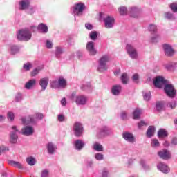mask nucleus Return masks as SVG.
I'll list each match as a JSON object with an SVG mask.
<instances>
[{
	"label": "nucleus",
	"mask_w": 177,
	"mask_h": 177,
	"mask_svg": "<svg viewBox=\"0 0 177 177\" xmlns=\"http://www.w3.org/2000/svg\"><path fill=\"white\" fill-rule=\"evenodd\" d=\"M12 131L10 133V143L15 145V143H17V139H19V136H17L19 129H17L16 126H12Z\"/></svg>",
	"instance_id": "nucleus-9"
},
{
	"label": "nucleus",
	"mask_w": 177,
	"mask_h": 177,
	"mask_svg": "<svg viewBox=\"0 0 177 177\" xmlns=\"http://www.w3.org/2000/svg\"><path fill=\"white\" fill-rule=\"evenodd\" d=\"M167 106L170 107V109H175L176 107V101H174L172 102H169L167 104Z\"/></svg>",
	"instance_id": "nucleus-57"
},
{
	"label": "nucleus",
	"mask_w": 177,
	"mask_h": 177,
	"mask_svg": "<svg viewBox=\"0 0 177 177\" xmlns=\"http://www.w3.org/2000/svg\"><path fill=\"white\" fill-rule=\"evenodd\" d=\"M140 164L144 169H149L150 167L146 164L145 160H141Z\"/></svg>",
	"instance_id": "nucleus-58"
},
{
	"label": "nucleus",
	"mask_w": 177,
	"mask_h": 177,
	"mask_svg": "<svg viewBox=\"0 0 177 177\" xmlns=\"http://www.w3.org/2000/svg\"><path fill=\"white\" fill-rule=\"evenodd\" d=\"M168 81L164 78L162 76H157L153 81V85L156 86V88H162V86L167 84Z\"/></svg>",
	"instance_id": "nucleus-10"
},
{
	"label": "nucleus",
	"mask_w": 177,
	"mask_h": 177,
	"mask_svg": "<svg viewBox=\"0 0 177 177\" xmlns=\"http://www.w3.org/2000/svg\"><path fill=\"white\" fill-rule=\"evenodd\" d=\"M21 120L22 121V123L24 125H28L30 124H35V119L32 116H29L27 118H22Z\"/></svg>",
	"instance_id": "nucleus-23"
},
{
	"label": "nucleus",
	"mask_w": 177,
	"mask_h": 177,
	"mask_svg": "<svg viewBox=\"0 0 177 177\" xmlns=\"http://www.w3.org/2000/svg\"><path fill=\"white\" fill-rule=\"evenodd\" d=\"M89 37L92 41H96V39H97V32L93 31L90 32Z\"/></svg>",
	"instance_id": "nucleus-42"
},
{
	"label": "nucleus",
	"mask_w": 177,
	"mask_h": 177,
	"mask_svg": "<svg viewBox=\"0 0 177 177\" xmlns=\"http://www.w3.org/2000/svg\"><path fill=\"white\" fill-rule=\"evenodd\" d=\"M58 85L59 88H66V85H67V82L64 78H59L58 80Z\"/></svg>",
	"instance_id": "nucleus-36"
},
{
	"label": "nucleus",
	"mask_w": 177,
	"mask_h": 177,
	"mask_svg": "<svg viewBox=\"0 0 177 177\" xmlns=\"http://www.w3.org/2000/svg\"><path fill=\"white\" fill-rule=\"evenodd\" d=\"M122 136L126 142H129V143H135L136 138L133 133L129 132V131H124L122 133Z\"/></svg>",
	"instance_id": "nucleus-12"
},
{
	"label": "nucleus",
	"mask_w": 177,
	"mask_h": 177,
	"mask_svg": "<svg viewBox=\"0 0 177 177\" xmlns=\"http://www.w3.org/2000/svg\"><path fill=\"white\" fill-rule=\"evenodd\" d=\"M35 84H37V80L35 79H32L29 80L26 84H25L26 89H31L32 86H35Z\"/></svg>",
	"instance_id": "nucleus-27"
},
{
	"label": "nucleus",
	"mask_w": 177,
	"mask_h": 177,
	"mask_svg": "<svg viewBox=\"0 0 177 177\" xmlns=\"http://www.w3.org/2000/svg\"><path fill=\"white\" fill-rule=\"evenodd\" d=\"M39 84L42 91H45L48 87V84H49V78L48 77L41 78Z\"/></svg>",
	"instance_id": "nucleus-20"
},
{
	"label": "nucleus",
	"mask_w": 177,
	"mask_h": 177,
	"mask_svg": "<svg viewBox=\"0 0 177 177\" xmlns=\"http://www.w3.org/2000/svg\"><path fill=\"white\" fill-rule=\"evenodd\" d=\"M120 118L123 120H127V118H128V114L125 112V111L121 112Z\"/></svg>",
	"instance_id": "nucleus-56"
},
{
	"label": "nucleus",
	"mask_w": 177,
	"mask_h": 177,
	"mask_svg": "<svg viewBox=\"0 0 177 177\" xmlns=\"http://www.w3.org/2000/svg\"><path fill=\"white\" fill-rule=\"evenodd\" d=\"M158 138H167L168 136V131H167L165 129H160L158 131Z\"/></svg>",
	"instance_id": "nucleus-33"
},
{
	"label": "nucleus",
	"mask_w": 177,
	"mask_h": 177,
	"mask_svg": "<svg viewBox=\"0 0 177 177\" xmlns=\"http://www.w3.org/2000/svg\"><path fill=\"white\" fill-rule=\"evenodd\" d=\"M57 118H58V121H59V122H63L66 120V117L63 114L58 115Z\"/></svg>",
	"instance_id": "nucleus-59"
},
{
	"label": "nucleus",
	"mask_w": 177,
	"mask_h": 177,
	"mask_svg": "<svg viewBox=\"0 0 177 177\" xmlns=\"http://www.w3.org/2000/svg\"><path fill=\"white\" fill-rule=\"evenodd\" d=\"M46 46L48 49H52L53 44H52V41L47 40L46 42Z\"/></svg>",
	"instance_id": "nucleus-61"
},
{
	"label": "nucleus",
	"mask_w": 177,
	"mask_h": 177,
	"mask_svg": "<svg viewBox=\"0 0 177 177\" xmlns=\"http://www.w3.org/2000/svg\"><path fill=\"white\" fill-rule=\"evenodd\" d=\"M126 50L131 59H133V60L138 59V50L133 46H132V44H127Z\"/></svg>",
	"instance_id": "nucleus-5"
},
{
	"label": "nucleus",
	"mask_w": 177,
	"mask_h": 177,
	"mask_svg": "<svg viewBox=\"0 0 177 177\" xmlns=\"http://www.w3.org/2000/svg\"><path fill=\"white\" fill-rule=\"evenodd\" d=\"M164 92L168 97H170V99L176 97V90L172 84L169 83V82L164 86Z\"/></svg>",
	"instance_id": "nucleus-3"
},
{
	"label": "nucleus",
	"mask_w": 177,
	"mask_h": 177,
	"mask_svg": "<svg viewBox=\"0 0 177 177\" xmlns=\"http://www.w3.org/2000/svg\"><path fill=\"white\" fill-rule=\"evenodd\" d=\"M90 88H91V83L90 82H88L86 84H83L82 86L81 87V89H82V91H86Z\"/></svg>",
	"instance_id": "nucleus-54"
},
{
	"label": "nucleus",
	"mask_w": 177,
	"mask_h": 177,
	"mask_svg": "<svg viewBox=\"0 0 177 177\" xmlns=\"http://www.w3.org/2000/svg\"><path fill=\"white\" fill-rule=\"evenodd\" d=\"M144 100L149 102L151 99V93L149 91L148 93H142Z\"/></svg>",
	"instance_id": "nucleus-43"
},
{
	"label": "nucleus",
	"mask_w": 177,
	"mask_h": 177,
	"mask_svg": "<svg viewBox=\"0 0 177 177\" xmlns=\"http://www.w3.org/2000/svg\"><path fill=\"white\" fill-rule=\"evenodd\" d=\"M85 10V4L82 3H78L75 4L73 8V14L76 16H82V12Z\"/></svg>",
	"instance_id": "nucleus-6"
},
{
	"label": "nucleus",
	"mask_w": 177,
	"mask_h": 177,
	"mask_svg": "<svg viewBox=\"0 0 177 177\" xmlns=\"http://www.w3.org/2000/svg\"><path fill=\"white\" fill-rule=\"evenodd\" d=\"M110 62V57L105 55L101 57V59L98 61L97 71L99 73H104V71H107L109 66H107V63Z\"/></svg>",
	"instance_id": "nucleus-2"
},
{
	"label": "nucleus",
	"mask_w": 177,
	"mask_h": 177,
	"mask_svg": "<svg viewBox=\"0 0 177 177\" xmlns=\"http://www.w3.org/2000/svg\"><path fill=\"white\" fill-rule=\"evenodd\" d=\"M23 68L25 70V71H30V70L32 68V64H31L30 62L26 63L24 64Z\"/></svg>",
	"instance_id": "nucleus-44"
},
{
	"label": "nucleus",
	"mask_w": 177,
	"mask_h": 177,
	"mask_svg": "<svg viewBox=\"0 0 177 177\" xmlns=\"http://www.w3.org/2000/svg\"><path fill=\"white\" fill-rule=\"evenodd\" d=\"M11 55H16L20 52V48L17 45H12L10 47Z\"/></svg>",
	"instance_id": "nucleus-31"
},
{
	"label": "nucleus",
	"mask_w": 177,
	"mask_h": 177,
	"mask_svg": "<svg viewBox=\"0 0 177 177\" xmlns=\"http://www.w3.org/2000/svg\"><path fill=\"white\" fill-rule=\"evenodd\" d=\"M149 30L151 32H153V34H156V32H157V26L151 24L149 25Z\"/></svg>",
	"instance_id": "nucleus-45"
},
{
	"label": "nucleus",
	"mask_w": 177,
	"mask_h": 177,
	"mask_svg": "<svg viewBox=\"0 0 177 177\" xmlns=\"http://www.w3.org/2000/svg\"><path fill=\"white\" fill-rule=\"evenodd\" d=\"M32 37V34H31V31L27 28L19 30L17 34L18 41H30Z\"/></svg>",
	"instance_id": "nucleus-1"
},
{
	"label": "nucleus",
	"mask_w": 177,
	"mask_h": 177,
	"mask_svg": "<svg viewBox=\"0 0 177 177\" xmlns=\"http://www.w3.org/2000/svg\"><path fill=\"white\" fill-rule=\"evenodd\" d=\"M165 67L166 70L172 71V70H175V68H177V62H170L167 64H165Z\"/></svg>",
	"instance_id": "nucleus-28"
},
{
	"label": "nucleus",
	"mask_w": 177,
	"mask_h": 177,
	"mask_svg": "<svg viewBox=\"0 0 177 177\" xmlns=\"http://www.w3.org/2000/svg\"><path fill=\"white\" fill-rule=\"evenodd\" d=\"M156 110L157 111H162V109H164V102H157L156 104Z\"/></svg>",
	"instance_id": "nucleus-37"
},
{
	"label": "nucleus",
	"mask_w": 177,
	"mask_h": 177,
	"mask_svg": "<svg viewBox=\"0 0 177 177\" xmlns=\"http://www.w3.org/2000/svg\"><path fill=\"white\" fill-rule=\"evenodd\" d=\"M140 114H142V110L139 108L136 109L133 112V120H139V118H140Z\"/></svg>",
	"instance_id": "nucleus-30"
},
{
	"label": "nucleus",
	"mask_w": 177,
	"mask_h": 177,
	"mask_svg": "<svg viewBox=\"0 0 177 177\" xmlns=\"http://www.w3.org/2000/svg\"><path fill=\"white\" fill-rule=\"evenodd\" d=\"M39 73V69L35 68L31 72V76L35 77Z\"/></svg>",
	"instance_id": "nucleus-63"
},
{
	"label": "nucleus",
	"mask_w": 177,
	"mask_h": 177,
	"mask_svg": "<svg viewBox=\"0 0 177 177\" xmlns=\"http://www.w3.org/2000/svg\"><path fill=\"white\" fill-rule=\"evenodd\" d=\"M64 50L63 48L60 46H57L55 48V57H57V59H60V56H62V55H63L64 53Z\"/></svg>",
	"instance_id": "nucleus-29"
},
{
	"label": "nucleus",
	"mask_w": 177,
	"mask_h": 177,
	"mask_svg": "<svg viewBox=\"0 0 177 177\" xmlns=\"http://www.w3.org/2000/svg\"><path fill=\"white\" fill-rule=\"evenodd\" d=\"M95 158L97 161H102V160H104V155H103L100 153H95Z\"/></svg>",
	"instance_id": "nucleus-46"
},
{
	"label": "nucleus",
	"mask_w": 177,
	"mask_h": 177,
	"mask_svg": "<svg viewBox=\"0 0 177 177\" xmlns=\"http://www.w3.org/2000/svg\"><path fill=\"white\" fill-rule=\"evenodd\" d=\"M0 150L1 153H3L5 151H9V147L2 145L0 147Z\"/></svg>",
	"instance_id": "nucleus-62"
},
{
	"label": "nucleus",
	"mask_w": 177,
	"mask_h": 177,
	"mask_svg": "<svg viewBox=\"0 0 177 177\" xmlns=\"http://www.w3.org/2000/svg\"><path fill=\"white\" fill-rule=\"evenodd\" d=\"M122 91V86L120 84H116L112 86L111 92L113 96H119Z\"/></svg>",
	"instance_id": "nucleus-18"
},
{
	"label": "nucleus",
	"mask_w": 177,
	"mask_h": 177,
	"mask_svg": "<svg viewBox=\"0 0 177 177\" xmlns=\"http://www.w3.org/2000/svg\"><path fill=\"white\" fill-rule=\"evenodd\" d=\"M171 145H174V146L177 145V138L176 137L173 138V139L171 140Z\"/></svg>",
	"instance_id": "nucleus-64"
},
{
	"label": "nucleus",
	"mask_w": 177,
	"mask_h": 177,
	"mask_svg": "<svg viewBox=\"0 0 177 177\" xmlns=\"http://www.w3.org/2000/svg\"><path fill=\"white\" fill-rule=\"evenodd\" d=\"M37 31H40L42 34H47L48 31H49V28L46 24L41 23L37 26Z\"/></svg>",
	"instance_id": "nucleus-21"
},
{
	"label": "nucleus",
	"mask_w": 177,
	"mask_h": 177,
	"mask_svg": "<svg viewBox=\"0 0 177 177\" xmlns=\"http://www.w3.org/2000/svg\"><path fill=\"white\" fill-rule=\"evenodd\" d=\"M157 168L159 171L162 172L163 174H169V167L165 163L159 162L157 165Z\"/></svg>",
	"instance_id": "nucleus-19"
},
{
	"label": "nucleus",
	"mask_w": 177,
	"mask_h": 177,
	"mask_svg": "<svg viewBox=\"0 0 177 177\" xmlns=\"http://www.w3.org/2000/svg\"><path fill=\"white\" fill-rule=\"evenodd\" d=\"M151 146L152 147H160V142L157 139H153L151 140Z\"/></svg>",
	"instance_id": "nucleus-48"
},
{
	"label": "nucleus",
	"mask_w": 177,
	"mask_h": 177,
	"mask_svg": "<svg viewBox=\"0 0 177 177\" xmlns=\"http://www.w3.org/2000/svg\"><path fill=\"white\" fill-rule=\"evenodd\" d=\"M165 19H167L168 20H175V17L174 15V14L167 12L165 13Z\"/></svg>",
	"instance_id": "nucleus-40"
},
{
	"label": "nucleus",
	"mask_w": 177,
	"mask_h": 177,
	"mask_svg": "<svg viewBox=\"0 0 177 177\" xmlns=\"http://www.w3.org/2000/svg\"><path fill=\"white\" fill-rule=\"evenodd\" d=\"M93 149L95 150V151H103V150H104L103 145L99 142H95Z\"/></svg>",
	"instance_id": "nucleus-34"
},
{
	"label": "nucleus",
	"mask_w": 177,
	"mask_h": 177,
	"mask_svg": "<svg viewBox=\"0 0 177 177\" xmlns=\"http://www.w3.org/2000/svg\"><path fill=\"white\" fill-rule=\"evenodd\" d=\"M8 164L12 167H16V168H18L19 169H23V165L19 162H16L15 160H9Z\"/></svg>",
	"instance_id": "nucleus-32"
},
{
	"label": "nucleus",
	"mask_w": 177,
	"mask_h": 177,
	"mask_svg": "<svg viewBox=\"0 0 177 177\" xmlns=\"http://www.w3.org/2000/svg\"><path fill=\"white\" fill-rule=\"evenodd\" d=\"M162 46L165 56H167V57H172V56L175 55V50H174L172 46L169 44H163Z\"/></svg>",
	"instance_id": "nucleus-13"
},
{
	"label": "nucleus",
	"mask_w": 177,
	"mask_h": 177,
	"mask_svg": "<svg viewBox=\"0 0 177 177\" xmlns=\"http://www.w3.org/2000/svg\"><path fill=\"white\" fill-rule=\"evenodd\" d=\"M19 9L21 10H25V9H28L30 7V1L28 0H21L19 2Z\"/></svg>",
	"instance_id": "nucleus-25"
},
{
	"label": "nucleus",
	"mask_w": 177,
	"mask_h": 177,
	"mask_svg": "<svg viewBox=\"0 0 177 177\" xmlns=\"http://www.w3.org/2000/svg\"><path fill=\"white\" fill-rule=\"evenodd\" d=\"M7 118L10 121H14L15 120V113L12 111H8L7 113Z\"/></svg>",
	"instance_id": "nucleus-47"
},
{
	"label": "nucleus",
	"mask_w": 177,
	"mask_h": 177,
	"mask_svg": "<svg viewBox=\"0 0 177 177\" xmlns=\"http://www.w3.org/2000/svg\"><path fill=\"white\" fill-rule=\"evenodd\" d=\"M119 12L122 15H127V12H128V9L127 8V7L122 6L120 8Z\"/></svg>",
	"instance_id": "nucleus-52"
},
{
	"label": "nucleus",
	"mask_w": 177,
	"mask_h": 177,
	"mask_svg": "<svg viewBox=\"0 0 177 177\" xmlns=\"http://www.w3.org/2000/svg\"><path fill=\"white\" fill-rule=\"evenodd\" d=\"M35 119L36 120H43L44 119V114L41 113H37L35 114Z\"/></svg>",
	"instance_id": "nucleus-60"
},
{
	"label": "nucleus",
	"mask_w": 177,
	"mask_h": 177,
	"mask_svg": "<svg viewBox=\"0 0 177 177\" xmlns=\"http://www.w3.org/2000/svg\"><path fill=\"white\" fill-rule=\"evenodd\" d=\"M74 146L76 150H82L84 146H85V142H84L82 140H76L74 142Z\"/></svg>",
	"instance_id": "nucleus-24"
},
{
	"label": "nucleus",
	"mask_w": 177,
	"mask_h": 177,
	"mask_svg": "<svg viewBox=\"0 0 177 177\" xmlns=\"http://www.w3.org/2000/svg\"><path fill=\"white\" fill-rule=\"evenodd\" d=\"M26 162L28 165L32 167L33 165H35L37 160H35V158L30 156L26 158Z\"/></svg>",
	"instance_id": "nucleus-35"
},
{
	"label": "nucleus",
	"mask_w": 177,
	"mask_h": 177,
	"mask_svg": "<svg viewBox=\"0 0 177 177\" xmlns=\"http://www.w3.org/2000/svg\"><path fill=\"white\" fill-rule=\"evenodd\" d=\"M21 134L25 136H31L34 134V127L31 126H26L21 129Z\"/></svg>",
	"instance_id": "nucleus-14"
},
{
	"label": "nucleus",
	"mask_w": 177,
	"mask_h": 177,
	"mask_svg": "<svg viewBox=\"0 0 177 177\" xmlns=\"http://www.w3.org/2000/svg\"><path fill=\"white\" fill-rule=\"evenodd\" d=\"M129 15L131 17L136 19L140 16V9L138 8V7H131L129 9Z\"/></svg>",
	"instance_id": "nucleus-17"
},
{
	"label": "nucleus",
	"mask_w": 177,
	"mask_h": 177,
	"mask_svg": "<svg viewBox=\"0 0 177 177\" xmlns=\"http://www.w3.org/2000/svg\"><path fill=\"white\" fill-rule=\"evenodd\" d=\"M102 177H110V176H109V170L107 169V168L103 169L102 173Z\"/></svg>",
	"instance_id": "nucleus-55"
},
{
	"label": "nucleus",
	"mask_w": 177,
	"mask_h": 177,
	"mask_svg": "<svg viewBox=\"0 0 177 177\" xmlns=\"http://www.w3.org/2000/svg\"><path fill=\"white\" fill-rule=\"evenodd\" d=\"M143 127H147V123L144 120H141L140 122L138 123V129H142Z\"/></svg>",
	"instance_id": "nucleus-51"
},
{
	"label": "nucleus",
	"mask_w": 177,
	"mask_h": 177,
	"mask_svg": "<svg viewBox=\"0 0 177 177\" xmlns=\"http://www.w3.org/2000/svg\"><path fill=\"white\" fill-rule=\"evenodd\" d=\"M103 21L105 28H113V27H114V24H115V19H114V17L110 15H107L104 17Z\"/></svg>",
	"instance_id": "nucleus-8"
},
{
	"label": "nucleus",
	"mask_w": 177,
	"mask_h": 177,
	"mask_svg": "<svg viewBox=\"0 0 177 177\" xmlns=\"http://www.w3.org/2000/svg\"><path fill=\"white\" fill-rule=\"evenodd\" d=\"M161 39V36H160V35H155V36H153L151 38V42L156 43V42H158V40H160Z\"/></svg>",
	"instance_id": "nucleus-49"
},
{
	"label": "nucleus",
	"mask_w": 177,
	"mask_h": 177,
	"mask_svg": "<svg viewBox=\"0 0 177 177\" xmlns=\"http://www.w3.org/2000/svg\"><path fill=\"white\" fill-rule=\"evenodd\" d=\"M169 8L174 13H177V1L170 3Z\"/></svg>",
	"instance_id": "nucleus-39"
},
{
	"label": "nucleus",
	"mask_w": 177,
	"mask_h": 177,
	"mask_svg": "<svg viewBox=\"0 0 177 177\" xmlns=\"http://www.w3.org/2000/svg\"><path fill=\"white\" fill-rule=\"evenodd\" d=\"M51 88H53L54 89H57V88H60L59 86V82L58 81H53L50 84Z\"/></svg>",
	"instance_id": "nucleus-53"
},
{
	"label": "nucleus",
	"mask_w": 177,
	"mask_h": 177,
	"mask_svg": "<svg viewBox=\"0 0 177 177\" xmlns=\"http://www.w3.org/2000/svg\"><path fill=\"white\" fill-rule=\"evenodd\" d=\"M154 132H156V127L154 126H149L146 132L147 138H153Z\"/></svg>",
	"instance_id": "nucleus-26"
},
{
	"label": "nucleus",
	"mask_w": 177,
	"mask_h": 177,
	"mask_svg": "<svg viewBox=\"0 0 177 177\" xmlns=\"http://www.w3.org/2000/svg\"><path fill=\"white\" fill-rule=\"evenodd\" d=\"M75 102L77 106H85L88 102V97L84 95H79L75 97Z\"/></svg>",
	"instance_id": "nucleus-11"
},
{
	"label": "nucleus",
	"mask_w": 177,
	"mask_h": 177,
	"mask_svg": "<svg viewBox=\"0 0 177 177\" xmlns=\"http://www.w3.org/2000/svg\"><path fill=\"white\" fill-rule=\"evenodd\" d=\"M158 156L162 160H169L171 158V153L167 149H163L158 152Z\"/></svg>",
	"instance_id": "nucleus-16"
},
{
	"label": "nucleus",
	"mask_w": 177,
	"mask_h": 177,
	"mask_svg": "<svg viewBox=\"0 0 177 177\" xmlns=\"http://www.w3.org/2000/svg\"><path fill=\"white\" fill-rule=\"evenodd\" d=\"M46 147L48 154H55V151H56V149H57L56 145H55L52 142H48Z\"/></svg>",
	"instance_id": "nucleus-22"
},
{
	"label": "nucleus",
	"mask_w": 177,
	"mask_h": 177,
	"mask_svg": "<svg viewBox=\"0 0 177 177\" xmlns=\"http://www.w3.org/2000/svg\"><path fill=\"white\" fill-rule=\"evenodd\" d=\"M121 81L124 85L128 84V75L127 73H123L121 76Z\"/></svg>",
	"instance_id": "nucleus-41"
},
{
	"label": "nucleus",
	"mask_w": 177,
	"mask_h": 177,
	"mask_svg": "<svg viewBox=\"0 0 177 177\" xmlns=\"http://www.w3.org/2000/svg\"><path fill=\"white\" fill-rule=\"evenodd\" d=\"M113 129L109 127L104 125L98 129L97 135L99 138H104L106 136H110V135H113Z\"/></svg>",
	"instance_id": "nucleus-4"
},
{
	"label": "nucleus",
	"mask_w": 177,
	"mask_h": 177,
	"mask_svg": "<svg viewBox=\"0 0 177 177\" xmlns=\"http://www.w3.org/2000/svg\"><path fill=\"white\" fill-rule=\"evenodd\" d=\"M41 177H49V169H43L41 173Z\"/></svg>",
	"instance_id": "nucleus-50"
},
{
	"label": "nucleus",
	"mask_w": 177,
	"mask_h": 177,
	"mask_svg": "<svg viewBox=\"0 0 177 177\" xmlns=\"http://www.w3.org/2000/svg\"><path fill=\"white\" fill-rule=\"evenodd\" d=\"M15 100L17 103H20L23 100V95L21 93H17L15 96Z\"/></svg>",
	"instance_id": "nucleus-38"
},
{
	"label": "nucleus",
	"mask_w": 177,
	"mask_h": 177,
	"mask_svg": "<svg viewBox=\"0 0 177 177\" xmlns=\"http://www.w3.org/2000/svg\"><path fill=\"white\" fill-rule=\"evenodd\" d=\"M73 131L75 136H76L77 138H80L84 133V126H82V124L80 122H76L73 125Z\"/></svg>",
	"instance_id": "nucleus-7"
},
{
	"label": "nucleus",
	"mask_w": 177,
	"mask_h": 177,
	"mask_svg": "<svg viewBox=\"0 0 177 177\" xmlns=\"http://www.w3.org/2000/svg\"><path fill=\"white\" fill-rule=\"evenodd\" d=\"M86 49L91 56H95L96 55L97 51L95 48V43L93 41H89L86 44Z\"/></svg>",
	"instance_id": "nucleus-15"
}]
</instances>
